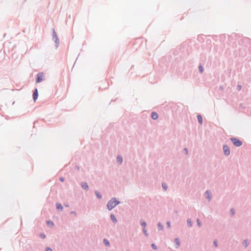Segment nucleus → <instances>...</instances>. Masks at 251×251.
<instances>
[{"mask_svg": "<svg viewBox=\"0 0 251 251\" xmlns=\"http://www.w3.org/2000/svg\"><path fill=\"white\" fill-rule=\"evenodd\" d=\"M230 140L235 147H239L243 145V142L237 138L231 137Z\"/></svg>", "mask_w": 251, "mask_h": 251, "instance_id": "f257e3e1", "label": "nucleus"}, {"mask_svg": "<svg viewBox=\"0 0 251 251\" xmlns=\"http://www.w3.org/2000/svg\"><path fill=\"white\" fill-rule=\"evenodd\" d=\"M107 209L108 210L110 211L112 209H113L115 207H116V205L115 204V202L113 200L112 198L111 199L107 202L106 204Z\"/></svg>", "mask_w": 251, "mask_h": 251, "instance_id": "f03ea898", "label": "nucleus"}, {"mask_svg": "<svg viewBox=\"0 0 251 251\" xmlns=\"http://www.w3.org/2000/svg\"><path fill=\"white\" fill-rule=\"evenodd\" d=\"M44 73L43 72H40L37 75V77L36 78V83H38L41 82L43 80Z\"/></svg>", "mask_w": 251, "mask_h": 251, "instance_id": "7ed1b4c3", "label": "nucleus"}, {"mask_svg": "<svg viewBox=\"0 0 251 251\" xmlns=\"http://www.w3.org/2000/svg\"><path fill=\"white\" fill-rule=\"evenodd\" d=\"M223 151L224 154L227 156L230 154V149L229 148L226 144L223 145Z\"/></svg>", "mask_w": 251, "mask_h": 251, "instance_id": "20e7f679", "label": "nucleus"}, {"mask_svg": "<svg viewBox=\"0 0 251 251\" xmlns=\"http://www.w3.org/2000/svg\"><path fill=\"white\" fill-rule=\"evenodd\" d=\"M32 97L34 101H35L37 100L38 97V91L37 88H35L33 92Z\"/></svg>", "mask_w": 251, "mask_h": 251, "instance_id": "39448f33", "label": "nucleus"}, {"mask_svg": "<svg viewBox=\"0 0 251 251\" xmlns=\"http://www.w3.org/2000/svg\"><path fill=\"white\" fill-rule=\"evenodd\" d=\"M80 186L85 190L87 191L89 189V186L86 182H81L80 183Z\"/></svg>", "mask_w": 251, "mask_h": 251, "instance_id": "423d86ee", "label": "nucleus"}, {"mask_svg": "<svg viewBox=\"0 0 251 251\" xmlns=\"http://www.w3.org/2000/svg\"><path fill=\"white\" fill-rule=\"evenodd\" d=\"M151 117L153 120H156L158 118V115L156 112H152Z\"/></svg>", "mask_w": 251, "mask_h": 251, "instance_id": "0eeeda50", "label": "nucleus"}, {"mask_svg": "<svg viewBox=\"0 0 251 251\" xmlns=\"http://www.w3.org/2000/svg\"><path fill=\"white\" fill-rule=\"evenodd\" d=\"M242 245L245 248H246L249 245V240L247 239L244 240L242 242Z\"/></svg>", "mask_w": 251, "mask_h": 251, "instance_id": "6e6552de", "label": "nucleus"}, {"mask_svg": "<svg viewBox=\"0 0 251 251\" xmlns=\"http://www.w3.org/2000/svg\"><path fill=\"white\" fill-rule=\"evenodd\" d=\"M110 219L114 223L117 222V218L113 214H110Z\"/></svg>", "mask_w": 251, "mask_h": 251, "instance_id": "1a4fd4ad", "label": "nucleus"}, {"mask_svg": "<svg viewBox=\"0 0 251 251\" xmlns=\"http://www.w3.org/2000/svg\"><path fill=\"white\" fill-rule=\"evenodd\" d=\"M197 119L199 122V123L201 125L202 124V117L201 115L198 114L197 115Z\"/></svg>", "mask_w": 251, "mask_h": 251, "instance_id": "9d476101", "label": "nucleus"}, {"mask_svg": "<svg viewBox=\"0 0 251 251\" xmlns=\"http://www.w3.org/2000/svg\"><path fill=\"white\" fill-rule=\"evenodd\" d=\"M56 209L57 210H62L63 209V206L62 205L61 203L59 202H57L56 204Z\"/></svg>", "mask_w": 251, "mask_h": 251, "instance_id": "9b49d317", "label": "nucleus"}, {"mask_svg": "<svg viewBox=\"0 0 251 251\" xmlns=\"http://www.w3.org/2000/svg\"><path fill=\"white\" fill-rule=\"evenodd\" d=\"M117 160L118 162H119L120 164H121L123 160V157L120 155H118L117 157Z\"/></svg>", "mask_w": 251, "mask_h": 251, "instance_id": "f8f14e48", "label": "nucleus"}, {"mask_svg": "<svg viewBox=\"0 0 251 251\" xmlns=\"http://www.w3.org/2000/svg\"><path fill=\"white\" fill-rule=\"evenodd\" d=\"M46 224L48 226L50 227H52L54 226L53 222L51 220L47 221Z\"/></svg>", "mask_w": 251, "mask_h": 251, "instance_id": "ddd939ff", "label": "nucleus"}, {"mask_svg": "<svg viewBox=\"0 0 251 251\" xmlns=\"http://www.w3.org/2000/svg\"><path fill=\"white\" fill-rule=\"evenodd\" d=\"M54 40V42H55V44L56 48H57L58 47L59 44V38H58V37H56V38H55Z\"/></svg>", "mask_w": 251, "mask_h": 251, "instance_id": "4468645a", "label": "nucleus"}, {"mask_svg": "<svg viewBox=\"0 0 251 251\" xmlns=\"http://www.w3.org/2000/svg\"><path fill=\"white\" fill-rule=\"evenodd\" d=\"M95 195H96V197L99 199H101L102 196H101V194L99 191L96 190L95 192Z\"/></svg>", "mask_w": 251, "mask_h": 251, "instance_id": "2eb2a0df", "label": "nucleus"}, {"mask_svg": "<svg viewBox=\"0 0 251 251\" xmlns=\"http://www.w3.org/2000/svg\"><path fill=\"white\" fill-rule=\"evenodd\" d=\"M52 40H54L55 38H56V37H58L57 35V34L55 32V30L54 28L52 29Z\"/></svg>", "mask_w": 251, "mask_h": 251, "instance_id": "dca6fc26", "label": "nucleus"}, {"mask_svg": "<svg viewBox=\"0 0 251 251\" xmlns=\"http://www.w3.org/2000/svg\"><path fill=\"white\" fill-rule=\"evenodd\" d=\"M175 242L176 245H177V246L176 247V248H178V247L180 246V244L179 239L178 238H176L175 239Z\"/></svg>", "mask_w": 251, "mask_h": 251, "instance_id": "f3484780", "label": "nucleus"}, {"mask_svg": "<svg viewBox=\"0 0 251 251\" xmlns=\"http://www.w3.org/2000/svg\"><path fill=\"white\" fill-rule=\"evenodd\" d=\"M103 243L106 246H109L110 245L109 241L105 238L103 240Z\"/></svg>", "mask_w": 251, "mask_h": 251, "instance_id": "a211bd4d", "label": "nucleus"}, {"mask_svg": "<svg viewBox=\"0 0 251 251\" xmlns=\"http://www.w3.org/2000/svg\"><path fill=\"white\" fill-rule=\"evenodd\" d=\"M163 226L161 223L159 222L157 224V228L159 230H162L163 229Z\"/></svg>", "mask_w": 251, "mask_h": 251, "instance_id": "6ab92c4d", "label": "nucleus"}, {"mask_svg": "<svg viewBox=\"0 0 251 251\" xmlns=\"http://www.w3.org/2000/svg\"><path fill=\"white\" fill-rule=\"evenodd\" d=\"M199 72L202 74L204 71V68L201 65H200L198 67Z\"/></svg>", "mask_w": 251, "mask_h": 251, "instance_id": "aec40b11", "label": "nucleus"}, {"mask_svg": "<svg viewBox=\"0 0 251 251\" xmlns=\"http://www.w3.org/2000/svg\"><path fill=\"white\" fill-rule=\"evenodd\" d=\"M162 187L164 191H166L168 188L167 184L165 182L162 183Z\"/></svg>", "mask_w": 251, "mask_h": 251, "instance_id": "412c9836", "label": "nucleus"}, {"mask_svg": "<svg viewBox=\"0 0 251 251\" xmlns=\"http://www.w3.org/2000/svg\"><path fill=\"white\" fill-rule=\"evenodd\" d=\"M112 199L114 201L116 206L118 205V204H119L121 203V202L119 201H118V200H117V199L116 198H112Z\"/></svg>", "mask_w": 251, "mask_h": 251, "instance_id": "4be33fe9", "label": "nucleus"}, {"mask_svg": "<svg viewBox=\"0 0 251 251\" xmlns=\"http://www.w3.org/2000/svg\"><path fill=\"white\" fill-rule=\"evenodd\" d=\"M140 224H141V226L143 227V228L146 227V226H147V224L145 221L141 220L140 221Z\"/></svg>", "mask_w": 251, "mask_h": 251, "instance_id": "5701e85b", "label": "nucleus"}, {"mask_svg": "<svg viewBox=\"0 0 251 251\" xmlns=\"http://www.w3.org/2000/svg\"><path fill=\"white\" fill-rule=\"evenodd\" d=\"M187 223L189 226H192L193 225V223L190 219H188L187 220Z\"/></svg>", "mask_w": 251, "mask_h": 251, "instance_id": "b1692460", "label": "nucleus"}, {"mask_svg": "<svg viewBox=\"0 0 251 251\" xmlns=\"http://www.w3.org/2000/svg\"><path fill=\"white\" fill-rule=\"evenodd\" d=\"M151 247L152 248V249H153L154 250H156L157 249L156 245L154 243H152L151 244Z\"/></svg>", "mask_w": 251, "mask_h": 251, "instance_id": "393cba45", "label": "nucleus"}, {"mask_svg": "<svg viewBox=\"0 0 251 251\" xmlns=\"http://www.w3.org/2000/svg\"><path fill=\"white\" fill-rule=\"evenodd\" d=\"M197 225H198V226L199 227H200V226H201V222H200V219H199V218H198V219H197Z\"/></svg>", "mask_w": 251, "mask_h": 251, "instance_id": "a878e982", "label": "nucleus"}, {"mask_svg": "<svg viewBox=\"0 0 251 251\" xmlns=\"http://www.w3.org/2000/svg\"><path fill=\"white\" fill-rule=\"evenodd\" d=\"M143 232L145 236H148V234L147 231L145 228L143 229Z\"/></svg>", "mask_w": 251, "mask_h": 251, "instance_id": "bb28decb", "label": "nucleus"}, {"mask_svg": "<svg viewBox=\"0 0 251 251\" xmlns=\"http://www.w3.org/2000/svg\"><path fill=\"white\" fill-rule=\"evenodd\" d=\"M40 237L42 239H45L46 238V235L44 233H40Z\"/></svg>", "mask_w": 251, "mask_h": 251, "instance_id": "cd10ccee", "label": "nucleus"}, {"mask_svg": "<svg viewBox=\"0 0 251 251\" xmlns=\"http://www.w3.org/2000/svg\"><path fill=\"white\" fill-rule=\"evenodd\" d=\"M45 251H52V250L50 247H47L45 248Z\"/></svg>", "mask_w": 251, "mask_h": 251, "instance_id": "c85d7f7f", "label": "nucleus"}, {"mask_svg": "<svg viewBox=\"0 0 251 251\" xmlns=\"http://www.w3.org/2000/svg\"><path fill=\"white\" fill-rule=\"evenodd\" d=\"M213 245L215 247H218V242L216 240H215V241H214L213 242Z\"/></svg>", "mask_w": 251, "mask_h": 251, "instance_id": "c756f323", "label": "nucleus"}, {"mask_svg": "<svg viewBox=\"0 0 251 251\" xmlns=\"http://www.w3.org/2000/svg\"><path fill=\"white\" fill-rule=\"evenodd\" d=\"M242 89V86L241 85H237V89L238 90V91H240Z\"/></svg>", "mask_w": 251, "mask_h": 251, "instance_id": "7c9ffc66", "label": "nucleus"}, {"mask_svg": "<svg viewBox=\"0 0 251 251\" xmlns=\"http://www.w3.org/2000/svg\"><path fill=\"white\" fill-rule=\"evenodd\" d=\"M166 224H167V226L168 227H169V228L171 227V223H170V222L167 221Z\"/></svg>", "mask_w": 251, "mask_h": 251, "instance_id": "2f4dec72", "label": "nucleus"}, {"mask_svg": "<svg viewBox=\"0 0 251 251\" xmlns=\"http://www.w3.org/2000/svg\"><path fill=\"white\" fill-rule=\"evenodd\" d=\"M230 212H231V214H232V215H233L235 214V211H234V209H233V208H231V209H230Z\"/></svg>", "mask_w": 251, "mask_h": 251, "instance_id": "473e14b6", "label": "nucleus"}, {"mask_svg": "<svg viewBox=\"0 0 251 251\" xmlns=\"http://www.w3.org/2000/svg\"><path fill=\"white\" fill-rule=\"evenodd\" d=\"M64 180H65V178H64V177H60V178H59V180H60L61 182H63V181H64Z\"/></svg>", "mask_w": 251, "mask_h": 251, "instance_id": "72a5a7b5", "label": "nucleus"}, {"mask_svg": "<svg viewBox=\"0 0 251 251\" xmlns=\"http://www.w3.org/2000/svg\"><path fill=\"white\" fill-rule=\"evenodd\" d=\"M211 198H212V196H211V194H209V195H208V196H207V199H208L209 200H211Z\"/></svg>", "mask_w": 251, "mask_h": 251, "instance_id": "f704fd0d", "label": "nucleus"}, {"mask_svg": "<svg viewBox=\"0 0 251 251\" xmlns=\"http://www.w3.org/2000/svg\"><path fill=\"white\" fill-rule=\"evenodd\" d=\"M184 150L185 151L186 154H188V149H187V148H185L184 149Z\"/></svg>", "mask_w": 251, "mask_h": 251, "instance_id": "c9c22d12", "label": "nucleus"}, {"mask_svg": "<svg viewBox=\"0 0 251 251\" xmlns=\"http://www.w3.org/2000/svg\"><path fill=\"white\" fill-rule=\"evenodd\" d=\"M206 194H207V195H209V194H210V193L209 191L207 190L205 192Z\"/></svg>", "mask_w": 251, "mask_h": 251, "instance_id": "e433bc0d", "label": "nucleus"}, {"mask_svg": "<svg viewBox=\"0 0 251 251\" xmlns=\"http://www.w3.org/2000/svg\"><path fill=\"white\" fill-rule=\"evenodd\" d=\"M71 214H74V215H76V213H75V211H71Z\"/></svg>", "mask_w": 251, "mask_h": 251, "instance_id": "4c0bfd02", "label": "nucleus"}, {"mask_svg": "<svg viewBox=\"0 0 251 251\" xmlns=\"http://www.w3.org/2000/svg\"><path fill=\"white\" fill-rule=\"evenodd\" d=\"M64 206H66V207H68L69 206V204H67V203H65L64 204Z\"/></svg>", "mask_w": 251, "mask_h": 251, "instance_id": "58836bf2", "label": "nucleus"}, {"mask_svg": "<svg viewBox=\"0 0 251 251\" xmlns=\"http://www.w3.org/2000/svg\"><path fill=\"white\" fill-rule=\"evenodd\" d=\"M75 168L76 169H77L78 170H79V167L77 166H76Z\"/></svg>", "mask_w": 251, "mask_h": 251, "instance_id": "ea45409f", "label": "nucleus"}, {"mask_svg": "<svg viewBox=\"0 0 251 251\" xmlns=\"http://www.w3.org/2000/svg\"><path fill=\"white\" fill-rule=\"evenodd\" d=\"M220 88H221V89H223V87H222H222H220Z\"/></svg>", "mask_w": 251, "mask_h": 251, "instance_id": "a19ab883", "label": "nucleus"}, {"mask_svg": "<svg viewBox=\"0 0 251 251\" xmlns=\"http://www.w3.org/2000/svg\"><path fill=\"white\" fill-rule=\"evenodd\" d=\"M127 251H130V250H127Z\"/></svg>", "mask_w": 251, "mask_h": 251, "instance_id": "79ce46f5", "label": "nucleus"}]
</instances>
